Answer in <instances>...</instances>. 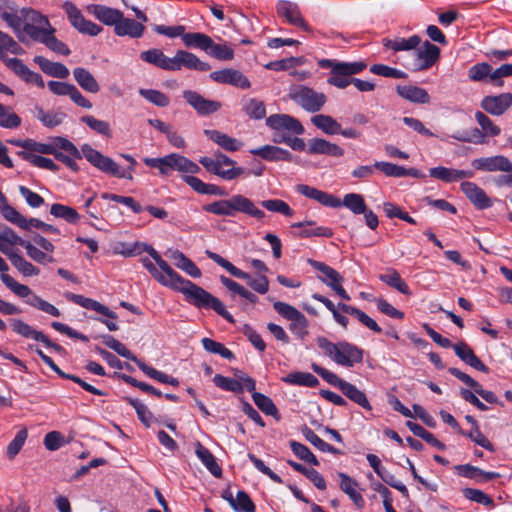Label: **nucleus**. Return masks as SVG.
Masks as SVG:
<instances>
[{
  "label": "nucleus",
  "instance_id": "1",
  "mask_svg": "<svg viewBox=\"0 0 512 512\" xmlns=\"http://www.w3.org/2000/svg\"><path fill=\"white\" fill-rule=\"evenodd\" d=\"M172 277L169 288L184 294L186 300L198 308H211L230 323H234L233 316L226 310L224 304L215 296L190 280L182 278L175 270L168 271Z\"/></svg>",
  "mask_w": 512,
  "mask_h": 512
},
{
  "label": "nucleus",
  "instance_id": "2",
  "mask_svg": "<svg viewBox=\"0 0 512 512\" xmlns=\"http://www.w3.org/2000/svg\"><path fill=\"white\" fill-rule=\"evenodd\" d=\"M318 347L338 365L351 368L363 361V350L346 341L333 343L325 337L317 338Z\"/></svg>",
  "mask_w": 512,
  "mask_h": 512
},
{
  "label": "nucleus",
  "instance_id": "3",
  "mask_svg": "<svg viewBox=\"0 0 512 512\" xmlns=\"http://www.w3.org/2000/svg\"><path fill=\"white\" fill-rule=\"evenodd\" d=\"M203 210L218 216L233 217L236 212H242L257 219H263L265 216V213L258 209L249 198L240 194L204 205Z\"/></svg>",
  "mask_w": 512,
  "mask_h": 512
},
{
  "label": "nucleus",
  "instance_id": "4",
  "mask_svg": "<svg viewBox=\"0 0 512 512\" xmlns=\"http://www.w3.org/2000/svg\"><path fill=\"white\" fill-rule=\"evenodd\" d=\"M143 162L148 167L158 169L161 175H169L172 171L190 174H196L200 171L198 164L176 153L160 158L146 157Z\"/></svg>",
  "mask_w": 512,
  "mask_h": 512
},
{
  "label": "nucleus",
  "instance_id": "5",
  "mask_svg": "<svg viewBox=\"0 0 512 512\" xmlns=\"http://www.w3.org/2000/svg\"><path fill=\"white\" fill-rule=\"evenodd\" d=\"M199 163L212 174L231 181L245 174V169L236 167V162L221 152H217L213 157L204 156L199 159Z\"/></svg>",
  "mask_w": 512,
  "mask_h": 512
},
{
  "label": "nucleus",
  "instance_id": "6",
  "mask_svg": "<svg viewBox=\"0 0 512 512\" xmlns=\"http://www.w3.org/2000/svg\"><path fill=\"white\" fill-rule=\"evenodd\" d=\"M81 152L83 157H85L90 164L103 173L128 180L133 178L132 174L135 169L132 167H128L126 170L120 169L119 165L112 158L103 155L91 145L83 144L81 146Z\"/></svg>",
  "mask_w": 512,
  "mask_h": 512
},
{
  "label": "nucleus",
  "instance_id": "7",
  "mask_svg": "<svg viewBox=\"0 0 512 512\" xmlns=\"http://www.w3.org/2000/svg\"><path fill=\"white\" fill-rule=\"evenodd\" d=\"M288 97L309 113L320 111L327 102V97L324 93L318 92L305 85H294L290 87Z\"/></svg>",
  "mask_w": 512,
  "mask_h": 512
},
{
  "label": "nucleus",
  "instance_id": "8",
  "mask_svg": "<svg viewBox=\"0 0 512 512\" xmlns=\"http://www.w3.org/2000/svg\"><path fill=\"white\" fill-rule=\"evenodd\" d=\"M206 255L208 258L213 260L219 266L224 268L227 272H229L232 276L246 280L247 284L257 293L265 294L269 290V280L265 275H261L258 278H252L248 273L242 271L237 268L231 262L223 258L217 253L207 250Z\"/></svg>",
  "mask_w": 512,
  "mask_h": 512
},
{
  "label": "nucleus",
  "instance_id": "9",
  "mask_svg": "<svg viewBox=\"0 0 512 512\" xmlns=\"http://www.w3.org/2000/svg\"><path fill=\"white\" fill-rule=\"evenodd\" d=\"M273 308L279 315L290 321L289 330L295 336L304 339L308 335V320L294 306L285 302L275 301Z\"/></svg>",
  "mask_w": 512,
  "mask_h": 512
},
{
  "label": "nucleus",
  "instance_id": "10",
  "mask_svg": "<svg viewBox=\"0 0 512 512\" xmlns=\"http://www.w3.org/2000/svg\"><path fill=\"white\" fill-rule=\"evenodd\" d=\"M52 29L47 17L36 10H24V23L22 27V37L29 36L31 39L40 42Z\"/></svg>",
  "mask_w": 512,
  "mask_h": 512
},
{
  "label": "nucleus",
  "instance_id": "11",
  "mask_svg": "<svg viewBox=\"0 0 512 512\" xmlns=\"http://www.w3.org/2000/svg\"><path fill=\"white\" fill-rule=\"evenodd\" d=\"M366 66V63L362 61L344 62L337 65L334 70L330 71L327 83L339 89H344L352 83L353 78L351 76L362 72Z\"/></svg>",
  "mask_w": 512,
  "mask_h": 512
},
{
  "label": "nucleus",
  "instance_id": "12",
  "mask_svg": "<svg viewBox=\"0 0 512 512\" xmlns=\"http://www.w3.org/2000/svg\"><path fill=\"white\" fill-rule=\"evenodd\" d=\"M439 57V47L425 41L423 47L415 51L413 59L407 63V68L412 71L427 70L438 61Z\"/></svg>",
  "mask_w": 512,
  "mask_h": 512
},
{
  "label": "nucleus",
  "instance_id": "13",
  "mask_svg": "<svg viewBox=\"0 0 512 512\" xmlns=\"http://www.w3.org/2000/svg\"><path fill=\"white\" fill-rule=\"evenodd\" d=\"M63 8L71 25L80 33L96 36L101 32L102 28L99 25L86 20L80 10L71 2H65L63 4Z\"/></svg>",
  "mask_w": 512,
  "mask_h": 512
},
{
  "label": "nucleus",
  "instance_id": "14",
  "mask_svg": "<svg viewBox=\"0 0 512 512\" xmlns=\"http://www.w3.org/2000/svg\"><path fill=\"white\" fill-rule=\"evenodd\" d=\"M183 98L201 116H207L216 113L222 107L221 102L206 99L198 92L193 90L183 91Z\"/></svg>",
  "mask_w": 512,
  "mask_h": 512
},
{
  "label": "nucleus",
  "instance_id": "15",
  "mask_svg": "<svg viewBox=\"0 0 512 512\" xmlns=\"http://www.w3.org/2000/svg\"><path fill=\"white\" fill-rule=\"evenodd\" d=\"M47 85L53 94L58 96L67 95L76 105L86 109L92 108V103L82 95L75 85L59 81H49Z\"/></svg>",
  "mask_w": 512,
  "mask_h": 512
},
{
  "label": "nucleus",
  "instance_id": "16",
  "mask_svg": "<svg viewBox=\"0 0 512 512\" xmlns=\"http://www.w3.org/2000/svg\"><path fill=\"white\" fill-rule=\"evenodd\" d=\"M210 78L220 84H229L241 89H249L251 83L248 78L239 70L226 68L213 71Z\"/></svg>",
  "mask_w": 512,
  "mask_h": 512
},
{
  "label": "nucleus",
  "instance_id": "17",
  "mask_svg": "<svg viewBox=\"0 0 512 512\" xmlns=\"http://www.w3.org/2000/svg\"><path fill=\"white\" fill-rule=\"evenodd\" d=\"M115 252L125 257L137 256L147 252L153 260H157L162 266H166V261L162 259L161 255L151 245L143 242H119L115 246Z\"/></svg>",
  "mask_w": 512,
  "mask_h": 512
},
{
  "label": "nucleus",
  "instance_id": "18",
  "mask_svg": "<svg viewBox=\"0 0 512 512\" xmlns=\"http://www.w3.org/2000/svg\"><path fill=\"white\" fill-rule=\"evenodd\" d=\"M266 125L273 130H288L294 134L301 135L304 127L300 121L288 114H273L266 118Z\"/></svg>",
  "mask_w": 512,
  "mask_h": 512
},
{
  "label": "nucleus",
  "instance_id": "19",
  "mask_svg": "<svg viewBox=\"0 0 512 512\" xmlns=\"http://www.w3.org/2000/svg\"><path fill=\"white\" fill-rule=\"evenodd\" d=\"M511 105V93H502L496 96H485L480 103L481 108L493 116L503 115Z\"/></svg>",
  "mask_w": 512,
  "mask_h": 512
},
{
  "label": "nucleus",
  "instance_id": "20",
  "mask_svg": "<svg viewBox=\"0 0 512 512\" xmlns=\"http://www.w3.org/2000/svg\"><path fill=\"white\" fill-rule=\"evenodd\" d=\"M277 13L279 16L285 18L289 24L297 26L304 31L311 30L303 19L297 4L282 0L277 4Z\"/></svg>",
  "mask_w": 512,
  "mask_h": 512
},
{
  "label": "nucleus",
  "instance_id": "21",
  "mask_svg": "<svg viewBox=\"0 0 512 512\" xmlns=\"http://www.w3.org/2000/svg\"><path fill=\"white\" fill-rule=\"evenodd\" d=\"M182 67L197 71H208L211 69V66L208 63L201 61L193 53L187 52L185 50H179L173 57L172 71H178Z\"/></svg>",
  "mask_w": 512,
  "mask_h": 512
},
{
  "label": "nucleus",
  "instance_id": "22",
  "mask_svg": "<svg viewBox=\"0 0 512 512\" xmlns=\"http://www.w3.org/2000/svg\"><path fill=\"white\" fill-rule=\"evenodd\" d=\"M511 161L503 155L481 157L472 160L471 165L475 170L484 172H504L509 168Z\"/></svg>",
  "mask_w": 512,
  "mask_h": 512
},
{
  "label": "nucleus",
  "instance_id": "23",
  "mask_svg": "<svg viewBox=\"0 0 512 512\" xmlns=\"http://www.w3.org/2000/svg\"><path fill=\"white\" fill-rule=\"evenodd\" d=\"M448 372L465 383L467 386L473 389V391L479 395L481 398H483L485 401L491 404H497L498 398L497 396L492 392L483 389L482 385L478 383L476 380H474L472 377H470L468 374L460 371L458 368H449Z\"/></svg>",
  "mask_w": 512,
  "mask_h": 512
},
{
  "label": "nucleus",
  "instance_id": "24",
  "mask_svg": "<svg viewBox=\"0 0 512 512\" xmlns=\"http://www.w3.org/2000/svg\"><path fill=\"white\" fill-rule=\"evenodd\" d=\"M65 297L69 301H71L77 305H80L83 308L96 311V312L100 313L101 315H103L109 319H112V320L117 319V315L115 312H113L107 306L101 304L100 302H98L94 299L87 298V297H84L83 295L74 294V293H70V292L66 293Z\"/></svg>",
  "mask_w": 512,
  "mask_h": 512
},
{
  "label": "nucleus",
  "instance_id": "25",
  "mask_svg": "<svg viewBox=\"0 0 512 512\" xmlns=\"http://www.w3.org/2000/svg\"><path fill=\"white\" fill-rule=\"evenodd\" d=\"M140 261L158 283L168 288L172 285L173 280L168 271L173 269L167 262L166 266H162L157 260H154L155 265L148 257H142Z\"/></svg>",
  "mask_w": 512,
  "mask_h": 512
},
{
  "label": "nucleus",
  "instance_id": "26",
  "mask_svg": "<svg viewBox=\"0 0 512 512\" xmlns=\"http://www.w3.org/2000/svg\"><path fill=\"white\" fill-rule=\"evenodd\" d=\"M429 176L445 183H451L464 178H471L473 177V172L438 166L429 169Z\"/></svg>",
  "mask_w": 512,
  "mask_h": 512
},
{
  "label": "nucleus",
  "instance_id": "27",
  "mask_svg": "<svg viewBox=\"0 0 512 512\" xmlns=\"http://www.w3.org/2000/svg\"><path fill=\"white\" fill-rule=\"evenodd\" d=\"M24 10L17 11L12 7L1 8L0 18L4 20L7 25L14 31L18 39L24 42L25 38L22 37V27L24 23Z\"/></svg>",
  "mask_w": 512,
  "mask_h": 512
},
{
  "label": "nucleus",
  "instance_id": "28",
  "mask_svg": "<svg viewBox=\"0 0 512 512\" xmlns=\"http://www.w3.org/2000/svg\"><path fill=\"white\" fill-rule=\"evenodd\" d=\"M461 190L466 197L478 208L485 209L492 205L490 198L483 189L473 182L461 183Z\"/></svg>",
  "mask_w": 512,
  "mask_h": 512
},
{
  "label": "nucleus",
  "instance_id": "29",
  "mask_svg": "<svg viewBox=\"0 0 512 512\" xmlns=\"http://www.w3.org/2000/svg\"><path fill=\"white\" fill-rule=\"evenodd\" d=\"M455 354L467 365L484 373L489 372V368L476 356L474 351L465 342L453 346Z\"/></svg>",
  "mask_w": 512,
  "mask_h": 512
},
{
  "label": "nucleus",
  "instance_id": "30",
  "mask_svg": "<svg viewBox=\"0 0 512 512\" xmlns=\"http://www.w3.org/2000/svg\"><path fill=\"white\" fill-rule=\"evenodd\" d=\"M397 94L412 103L427 104L430 102V96L428 92L418 86L414 85H398L396 87Z\"/></svg>",
  "mask_w": 512,
  "mask_h": 512
},
{
  "label": "nucleus",
  "instance_id": "31",
  "mask_svg": "<svg viewBox=\"0 0 512 512\" xmlns=\"http://www.w3.org/2000/svg\"><path fill=\"white\" fill-rule=\"evenodd\" d=\"M307 151L310 154H325L334 157L344 155L343 148L322 138L310 140Z\"/></svg>",
  "mask_w": 512,
  "mask_h": 512
},
{
  "label": "nucleus",
  "instance_id": "32",
  "mask_svg": "<svg viewBox=\"0 0 512 512\" xmlns=\"http://www.w3.org/2000/svg\"><path fill=\"white\" fill-rule=\"evenodd\" d=\"M308 263L322 274L318 278L330 288L334 287L339 282H343V277L327 264L312 259H309Z\"/></svg>",
  "mask_w": 512,
  "mask_h": 512
},
{
  "label": "nucleus",
  "instance_id": "33",
  "mask_svg": "<svg viewBox=\"0 0 512 512\" xmlns=\"http://www.w3.org/2000/svg\"><path fill=\"white\" fill-rule=\"evenodd\" d=\"M73 76L77 84L86 92L96 94L100 91V85L92 73L83 67H76Z\"/></svg>",
  "mask_w": 512,
  "mask_h": 512
},
{
  "label": "nucleus",
  "instance_id": "34",
  "mask_svg": "<svg viewBox=\"0 0 512 512\" xmlns=\"http://www.w3.org/2000/svg\"><path fill=\"white\" fill-rule=\"evenodd\" d=\"M140 58L163 70L172 71L173 69V57H167L160 49H149L140 54Z\"/></svg>",
  "mask_w": 512,
  "mask_h": 512
},
{
  "label": "nucleus",
  "instance_id": "35",
  "mask_svg": "<svg viewBox=\"0 0 512 512\" xmlns=\"http://www.w3.org/2000/svg\"><path fill=\"white\" fill-rule=\"evenodd\" d=\"M205 135L222 149L235 152L242 147V142L218 130H205Z\"/></svg>",
  "mask_w": 512,
  "mask_h": 512
},
{
  "label": "nucleus",
  "instance_id": "36",
  "mask_svg": "<svg viewBox=\"0 0 512 512\" xmlns=\"http://www.w3.org/2000/svg\"><path fill=\"white\" fill-rule=\"evenodd\" d=\"M34 62L39 65L40 69L47 75L55 78H67L69 76L68 68L59 62H52L43 56H36Z\"/></svg>",
  "mask_w": 512,
  "mask_h": 512
},
{
  "label": "nucleus",
  "instance_id": "37",
  "mask_svg": "<svg viewBox=\"0 0 512 512\" xmlns=\"http://www.w3.org/2000/svg\"><path fill=\"white\" fill-rule=\"evenodd\" d=\"M340 489L349 496L358 508H363L365 501L362 495L357 491L358 483L347 474L340 472Z\"/></svg>",
  "mask_w": 512,
  "mask_h": 512
},
{
  "label": "nucleus",
  "instance_id": "38",
  "mask_svg": "<svg viewBox=\"0 0 512 512\" xmlns=\"http://www.w3.org/2000/svg\"><path fill=\"white\" fill-rule=\"evenodd\" d=\"M44 363H46L54 372H56L61 378L63 379H68V380H71L75 383H77L78 385H80L84 390L94 394V395H98V396H104L106 395L105 392H103L102 390H99L97 388H95L94 386L90 385L89 383L85 382L84 380H82L80 377L76 376V375H73V374H68V373H65L63 372L56 364L55 362L52 360L51 357L47 356L46 358H44L43 360Z\"/></svg>",
  "mask_w": 512,
  "mask_h": 512
},
{
  "label": "nucleus",
  "instance_id": "39",
  "mask_svg": "<svg viewBox=\"0 0 512 512\" xmlns=\"http://www.w3.org/2000/svg\"><path fill=\"white\" fill-rule=\"evenodd\" d=\"M145 27L142 23H138L133 19L124 18L122 14V20L116 24L114 28L115 33L118 36H130L132 38H139L143 35Z\"/></svg>",
  "mask_w": 512,
  "mask_h": 512
},
{
  "label": "nucleus",
  "instance_id": "40",
  "mask_svg": "<svg viewBox=\"0 0 512 512\" xmlns=\"http://www.w3.org/2000/svg\"><path fill=\"white\" fill-rule=\"evenodd\" d=\"M195 453L197 457L201 460L203 465L209 470V472L215 476L220 477L222 475V469L217 464L214 455L210 452L209 449L204 447L200 442L196 443Z\"/></svg>",
  "mask_w": 512,
  "mask_h": 512
},
{
  "label": "nucleus",
  "instance_id": "41",
  "mask_svg": "<svg viewBox=\"0 0 512 512\" xmlns=\"http://www.w3.org/2000/svg\"><path fill=\"white\" fill-rule=\"evenodd\" d=\"M171 259L174 261V265L177 268L183 270L189 276L193 278L201 277L202 273L196 264L179 250H175L171 253Z\"/></svg>",
  "mask_w": 512,
  "mask_h": 512
},
{
  "label": "nucleus",
  "instance_id": "42",
  "mask_svg": "<svg viewBox=\"0 0 512 512\" xmlns=\"http://www.w3.org/2000/svg\"><path fill=\"white\" fill-rule=\"evenodd\" d=\"M420 42L421 39L417 35H413L407 39L398 37L395 39L384 38L382 40L383 46L395 52L415 49Z\"/></svg>",
  "mask_w": 512,
  "mask_h": 512
},
{
  "label": "nucleus",
  "instance_id": "43",
  "mask_svg": "<svg viewBox=\"0 0 512 512\" xmlns=\"http://www.w3.org/2000/svg\"><path fill=\"white\" fill-rule=\"evenodd\" d=\"M340 390L348 399L358 404L365 410L370 411L372 409L365 393L359 390L354 384L345 381Z\"/></svg>",
  "mask_w": 512,
  "mask_h": 512
},
{
  "label": "nucleus",
  "instance_id": "44",
  "mask_svg": "<svg viewBox=\"0 0 512 512\" xmlns=\"http://www.w3.org/2000/svg\"><path fill=\"white\" fill-rule=\"evenodd\" d=\"M93 14L95 17L103 22L106 25H114V28L116 27V24L119 22V20H122V12L118 9L102 6V5H95L93 7Z\"/></svg>",
  "mask_w": 512,
  "mask_h": 512
},
{
  "label": "nucleus",
  "instance_id": "45",
  "mask_svg": "<svg viewBox=\"0 0 512 512\" xmlns=\"http://www.w3.org/2000/svg\"><path fill=\"white\" fill-rule=\"evenodd\" d=\"M312 124L325 134L335 135L341 131V125L331 116L317 114L311 118Z\"/></svg>",
  "mask_w": 512,
  "mask_h": 512
},
{
  "label": "nucleus",
  "instance_id": "46",
  "mask_svg": "<svg viewBox=\"0 0 512 512\" xmlns=\"http://www.w3.org/2000/svg\"><path fill=\"white\" fill-rule=\"evenodd\" d=\"M338 307L341 309L342 312L353 315L358 319L359 322H361L363 325H365L367 328L371 329L372 331L376 333H380L382 331L381 327L376 323L375 320H373L371 317H369L366 313L361 311L358 308H355L353 306L339 303Z\"/></svg>",
  "mask_w": 512,
  "mask_h": 512
},
{
  "label": "nucleus",
  "instance_id": "47",
  "mask_svg": "<svg viewBox=\"0 0 512 512\" xmlns=\"http://www.w3.org/2000/svg\"><path fill=\"white\" fill-rule=\"evenodd\" d=\"M9 261L24 277L38 276L40 273V269L38 267L27 261L18 252H15L13 255H9Z\"/></svg>",
  "mask_w": 512,
  "mask_h": 512
},
{
  "label": "nucleus",
  "instance_id": "48",
  "mask_svg": "<svg viewBox=\"0 0 512 512\" xmlns=\"http://www.w3.org/2000/svg\"><path fill=\"white\" fill-rule=\"evenodd\" d=\"M17 155L21 159L30 162L35 167L47 169L53 172H57L59 170V166L52 159L43 157L41 155H36L28 151H18Z\"/></svg>",
  "mask_w": 512,
  "mask_h": 512
},
{
  "label": "nucleus",
  "instance_id": "49",
  "mask_svg": "<svg viewBox=\"0 0 512 512\" xmlns=\"http://www.w3.org/2000/svg\"><path fill=\"white\" fill-rule=\"evenodd\" d=\"M492 66L486 62L477 63L468 69V78L474 82H489L492 84Z\"/></svg>",
  "mask_w": 512,
  "mask_h": 512
},
{
  "label": "nucleus",
  "instance_id": "50",
  "mask_svg": "<svg viewBox=\"0 0 512 512\" xmlns=\"http://www.w3.org/2000/svg\"><path fill=\"white\" fill-rule=\"evenodd\" d=\"M12 331L24 338H31L40 341L43 338V333L34 329L31 325L21 319L12 318L9 320Z\"/></svg>",
  "mask_w": 512,
  "mask_h": 512
},
{
  "label": "nucleus",
  "instance_id": "51",
  "mask_svg": "<svg viewBox=\"0 0 512 512\" xmlns=\"http://www.w3.org/2000/svg\"><path fill=\"white\" fill-rule=\"evenodd\" d=\"M314 225V222L312 221H303V222H297L292 224V228H304L298 236L301 238H308V237H331L333 235V232L330 228L319 226L315 228H306V226H312Z\"/></svg>",
  "mask_w": 512,
  "mask_h": 512
},
{
  "label": "nucleus",
  "instance_id": "52",
  "mask_svg": "<svg viewBox=\"0 0 512 512\" xmlns=\"http://www.w3.org/2000/svg\"><path fill=\"white\" fill-rule=\"evenodd\" d=\"M379 279L388 286L396 289L404 295H410L411 291L406 282L401 278L400 274L395 269H389L387 273L381 274Z\"/></svg>",
  "mask_w": 512,
  "mask_h": 512
},
{
  "label": "nucleus",
  "instance_id": "53",
  "mask_svg": "<svg viewBox=\"0 0 512 512\" xmlns=\"http://www.w3.org/2000/svg\"><path fill=\"white\" fill-rule=\"evenodd\" d=\"M34 115L48 128H54L60 125L65 118V114L62 112H46L43 108L38 106L35 107Z\"/></svg>",
  "mask_w": 512,
  "mask_h": 512
},
{
  "label": "nucleus",
  "instance_id": "54",
  "mask_svg": "<svg viewBox=\"0 0 512 512\" xmlns=\"http://www.w3.org/2000/svg\"><path fill=\"white\" fill-rule=\"evenodd\" d=\"M183 43L187 47L199 48L208 52L209 46H212V39L203 33H185L183 35Z\"/></svg>",
  "mask_w": 512,
  "mask_h": 512
},
{
  "label": "nucleus",
  "instance_id": "55",
  "mask_svg": "<svg viewBox=\"0 0 512 512\" xmlns=\"http://www.w3.org/2000/svg\"><path fill=\"white\" fill-rule=\"evenodd\" d=\"M252 399L255 405L266 415H270L275 419L279 420L280 416L278 413V409L273 403V401L266 395L254 391L252 393Z\"/></svg>",
  "mask_w": 512,
  "mask_h": 512
},
{
  "label": "nucleus",
  "instance_id": "56",
  "mask_svg": "<svg viewBox=\"0 0 512 512\" xmlns=\"http://www.w3.org/2000/svg\"><path fill=\"white\" fill-rule=\"evenodd\" d=\"M475 120L481 127V132L484 134V137H496L500 135L501 129L498 125H496L485 113L482 111L475 112Z\"/></svg>",
  "mask_w": 512,
  "mask_h": 512
},
{
  "label": "nucleus",
  "instance_id": "57",
  "mask_svg": "<svg viewBox=\"0 0 512 512\" xmlns=\"http://www.w3.org/2000/svg\"><path fill=\"white\" fill-rule=\"evenodd\" d=\"M50 213L54 217L64 219L71 224H76L80 220V215L74 208L63 204H53Z\"/></svg>",
  "mask_w": 512,
  "mask_h": 512
},
{
  "label": "nucleus",
  "instance_id": "58",
  "mask_svg": "<svg viewBox=\"0 0 512 512\" xmlns=\"http://www.w3.org/2000/svg\"><path fill=\"white\" fill-rule=\"evenodd\" d=\"M406 425L415 436L422 438L435 448L440 450L445 449V445L442 442L418 423L408 421Z\"/></svg>",
  "mask_w": 512,
  "mask_h": 512
},
{
  "label": "nucleus",
  "instance_id": "59",
  "mask_svg": "<svg viewBox=\"0 0 512 512\" xmlns=\"http://www.w3.org/2000/svg\"><path fill=\"white\" fill-rule=\"evenodd\" d=\"M242 110L252 119L260 120L266 115V108L262 101L249 98L243 102Z\"/></svg>",
  "mask_w": 512,
  "mask_h": 512
},
{
  "label": "nucleus",
  "instance_id": "60",
  "mask_svg": "<svg viewBox=\"0 0 512 512\" xmlns=\"http://www.w3.org/2000/svg\"><path fill=\"white\" fill-rule=\"evenodd\" d=\"M283 381L293 385H300L306 387H315L318 385V379L308 372H294L288 374L283 378Z\"/></svg>",
  "mask_w": 512,
  "mask_h": 512
},
{
  "label": "nucleus",
  "instance_id": "61",
  "mask_svg": "<svg viewBox=\"0 0 512 512\" xmlns=\"http://www.w3.org/2000/svg\"><path fill=\"white\" fill-rule=\"evenodd\" d=\"M80 120L82 123H85L94 132H96L104 137H107V138H110L112 136V130H111L109 122L104 121V120H99L92 115H85V116L81 117Z\"/></svg>",
  "mask_w": 512,
  "mask_h": 512
},
{
  "label": "nucleus",
  "instance_id": "62",
  "mask_svg": "<svg viewBox=\"0 0 512 512\" xmlns=\"http://www.w3.org/2000/svg\"><path fill=\"white\" fill-rule=\"evenodd\" d=\"M8 52L21 55L24 50L10 35L0 31V59H5Z\"/></svg>",
  "mask_w": 512,
  "mask_h": 512
},
{
  "label": "nucleus",
  "instance_id": "63",
  "mask_svg": "<svg viewBox=\"0 0 512 512\" xmlns=\"http://www.w3.org/2000/svg\"><path fill=\"white\" fill-rule=\"evenodd\" d=\"M0 278L4 285L10 289L14 294H16L18 297L26 298L31 297L34 295L31 291V289L24 284L18 283L12 276H10L7 273H2L0 275Z\"/></svg>",
  "mask_w": 512,
  "mask_h": 512
},
{
  "label": "nucleus",
  "instance_id": "64",
  "mask_svg": "<svg viewBox=\"0 0 512 512\" xmlns=\"http://www.w3.org/2000/svg\"><path fill=\"white\" fill-rule=\"evenodd\" d=\"M342 206L348 208L354 214H362L365 212L367 205L361 194L348 193L341 200Z\"/></svg>",
  "mask_w": 512,
  "mask_h": 512
}]
</instances>
